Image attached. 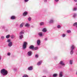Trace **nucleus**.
Here are the masks:
<instances>
[{"mask_svg":"<svg viewBox=\"0 0 77 77\" xmlns=\"http://www.w3.org/2000/svg\"><path fill=\"white\" fill-rule=\"evenodd\" d=\"M75 46L74 45H72L71 47V50L70 51V54H73V53L74 52L73 51V50L75 48Z\"/></svg>","mask_w":77,"mask_h":77,"instance_id":"nucleus-4","label":"nucleus"},{"mask_svg":"<svg viewBox=\"0 0 77 77\" xmlns=\"http://www.w3.org/2000/svg\"><path fill=\"white\" fill-rule=\"evenodd\" d=\"M38 35H39L40 37H41V36H42L43 35V34H42V32H39L38 33Z\"/></svg>","mask_w":77,"mask_h":77,"instance_id":"nucleus-10","label":"nucleus"},{"mask_svg":"<svg viewBox=\"0 0 77 77\" xmlns=\"http://www.w3.org/2000/svg\"><path fill=\"white\" fill-rule=\"evenodd\" d=\"M77 26V22L73 24V26Z\"/></svg>","mask_w":77,"mask_h":77,"instance_id":"nucleus-25","label":"nucleus"},{"mask_svg":"<svg viewBox=\"0 0 77 77\" xmlns=\"http://www.w3.org/2000/svg\"><path fill=\"white\" fill-rule=\"evenodd\" d=\"M29 49H32V50H34V46H33V45H31L29 47Z\"/></svg>","mask_w":77,"mask_h":77,"instance_id":"nucleus-12","label":"nucleus"},{"mask_svg":"<svg viewBox=\"0 0 77 77\" xmlns=\"http://www.w3.org/2000/svg\"><path fill=\"white\" fill-rule=\"evenodd\" d=\"M76 16H77V14L75 13L73 15V17H74H74H76Z\"/></svg>","mask_w":77,"mask_h":77,"instance_id":"nucleus-30","label":"nucleus"},{"mask_svg":"<svg viewBox=\"0 0 77 77\" xmlns=\"http://www.w3.org/2000/svg\"><path fill=\"white\" fill-rule=\"evenodd\" d=\"M5 39V37L4 36H2L1 37V39H2V40H3Z\"/></svg>","mask_w":77,"mask_h":77,"instance_id":"nucleus-29","label":"nucleus"},{"mask_svg":"<svg viewBox=\"0 0 77 77\" xmlns=\"http://www.w3.org/2000/svg\"><path fill=\"white\" fill-rule=\"evenodd\" d=\"M26 27H29V26H30V25L28 23H26L25 25Z\"/></svg>","mask_w":77,"mask_h":77,"instance_id":"nucleus-20","label":"nucleus"},{"mask_svg":"<svg viewBox=\"0 0 77 77\" xmlns=\"http://www.w3.org/2000/svg\"><path fill=\"white\" fill-rule=\"evenodd\" d=\"M57 28L58 29H60V25H58L57 26Z\"/></svg>","mask_w":77,"mask_h":77,"instance_id":"nucleus-32","label":"nucleus"},{"mask_svg":"<svg viewBox=\"0 0 77 77\" xmlns=\"http://www.w3.org/2000/svg\"><path fill=\"white\" fill-rule=\"evenodd\" d=\"M23 77H29V76L27 75H24Z\"/></svg>","mask_w":77,"mask_h":77,"instance_id":"nucleus-27","label":"nucleus"},{"mask_svg":"<svg viewBox=\"0 0 77 77\" xmlns=\"http://www.w3.org/2000/svg\"><path fill=\"white\" fill-rule=\"evenodd\" d=\"M1 74L3 75L4 76H5L8 75V71L5 69H2L1 70L0 72Z\"/></svg>","mask_w":77,"mask_h":77,"instance_id":"nucleus-1","label":"nucleus"},{"mask_svg":"<svg viewBox=\"0 0 77 77\" xmlns=\"http://www.w3.org/2000/svg\"><path fill=\"white\" fill-rule=\"evenodd\" d=\"M1 60V56H0V60Z\"/></svg>","mask_w":77,"mask_h":77,"instance_id":"nucleus-43","label":"nucleus"},{"mask_svg":"<svg viewBox=\"0 0 77 77\" xmlns=\"http://www.w3.org/2000/svg\"><path fill=\"white\" fill-rule=\"evenodd\" d=\"M42 31L43 32H47V29L46 28H44L42 30Z\"/></svg>","mask_w":77,"mask_h":77,"instance_id":"nucleus-19","label":"nucleus"},{"mask_svg":"<svg viewBox=\"0 0 77 77\" xmlns=\"http://www.w3.org/2000/svg\"><path fill=\"white\" fill-rule=\"evenodd\" d=\"M54 22V20L53 19H51L50 20L49 22V23H53Z\"/></svg>","mask_w":77,"mask_h":77,"instance_id":"nucleus-16","label":"nucleus"},{"mask_svg":"<svg viewBox=\"0 0 77 77\" xmlns=\"http://www.w3.org/2000/svg\"><path fill=\"white\" fill-rule=\"evenodd\" d=\"M59 0H55V2H59Z\"/></svg>","mask_w":77,"mask_h":77,"instance_id":"nucleus-39","label":"nucleus"},{"mask_svg":"<svg viewBox=\"0 0 77 77\" xmlns=\"http://www.w3.org/2000/svg\"><path fill=\"white\" fill-rule=\"evenodd\" d=\"M42 77H46V76H43Z\"/></svg>","mask_w":77,"mask_h":77,"instance_id":"nucleus-44","label":"nucleus"},{"mask_svg":"<svg viewBox=\"0 0 77 77\" xmlns=\"http://www.w3.org/2000/svg\"><path fill=\"white\" fill-rule=\"evenodd\" d=\"M57 76V74H54L53 75V77H56Z\"/></svg>","mask_w":77,"mask_h":77,"instance_id":"nucleus-18","label":"nucleus"},{"mask_svg":"<svg viewBox=\"0 0 77 77\" xmlns=\"http://www.w3.org/2000/svg\"><path fill=\"white\" fill-rule=\"evenodd\" d=\"M63 36V37H65V35L64 34H63L62 35Z\"/></svg>","mask_w":77,"mask_h":77,"instance_id":"nucleus-37","label":"nucleus"},{"mask_svg":"<svg viewBox=\"0 0 77 77\" xmlns=\"http://www.w3.org/2000/svg\"><path fill=\"white\" fill-rule=\"evenodd\" d=\"M60 64L61 65H62V66H65V63H64V62H63V61H61L60 62Z\"/></svg>","mask_w":77,"mask_h":77,"instance_id":"nucleus-6","label":"nucleus"},{"mask_svg":"<svg viewBox=\"0 0 77 77\" xmlns=\"http://www.w3.org/2000/svg\"><path fill=\"white\" fill-rule=\"evenodd\" d=\"M32 27H34L33 26H32Z\"/></svg>","mask_w":77,"mask_h":77,"instance_id":"nucleus-45","label":"nucleus"},{"mask_svg":"<svg viewBox=\"0 0 77 77\" xmlns=\"http://www.w3.org/2000/svg\"><path fill=\"white\" fill-rule=\"evenodd\" d=\"M67 33H71V30H69L67 31Z\"/></svg>","mask_w":77,"mask_h":77,"instance_id":"nucleus-28","label":"nucleus"},{"mask_svg":"<svg viewBox=\"0 0 77 77\" xmlns=\"http://www.w3.org/2000/svg\"><path fill=\"white\" fill-rule=\"evenodd\" d=\"M44 2H47V0H44Z\"/></svg>","mask_w":77,"mask_h":77,"instance_id":"nucleus-41","label":"nucleus"},{"mask_svg":"<svg viewBox=\"0 0 77 77\" xmlns=\"http://www.w3.org/2000/svg\"><path fill=\"white\" fill-rule=\"evenodd\" d=\"M27 14H28L27 12L25 11L23 13V16H26V15H27Z\"/></svg>","mask_w":77,"mask_h":77,"instance_id":"nucleus-13","label":"nucleus"},{"mask_svg":"<svg viewBox=\"0 0 77 77\" xmlns=\"http://www.w3.org/2000/svg\"><path fill=\"white\" fill-rule=\"evenodd\" d=\"M29 1V0H24L25 2H27Z\"/></svg>","mask_w":77,"mask_h":77,"instance_id":"nucleus-36","label":"nucleus"},{"mask_svg":"<svg viewBox=\"0 0 77 77\" xmlns=\"http://www.w3.org/2000/svg\"><path fill=\"white\" fill-rule=\"evenodd\" d=\"M11 20H15V17L14 16H12L11 17Z\"/></svg>","mask_w":77,"mask_h":77,"instance_id":"nucleus-17","label":"nucleus"},{"mask_svg":"<svg viewBox=\"0 0 77 77\" xmlns=\"http://www.w3.org/2000/svg\"><path fill=\"white\" fill-rule=\"evenodd\" d=\"M41 43V41L40 40H38L37 41V43L38 45H40V43Z\"/></svg>","mask_w":77,"mask_h":77,"instance_id":"nucleus-11","label":"nucleus"},{"mask_svg":"<svg viewBox=\"0 0 77 77\" xmlns=\"http://www.w3.org/2000/svg\"><path fill=\"white\" fill-rule=\"evenodd\" d=\"M7 55L8 56H11V53H10V52L8 53Z\"/></svg>","mask_w":77,"mask_h":77,"instance_id":"nucleus-35","label":"nucleus"},{"mask_svg":"<svg viewBox=\"0 0 77 77\" xmlns=\"http://www.w3.org/2000/svg\"><path fill=\"white\" fill-rule=\"evenodd\" d=\"M23 23H21V24L20 25V27L21 28L23 27Z\"/></svg>","mask_w":77,"mask_h":77,"instance_id":"nucleus-22","label":"nucleus"},{"mask_svg":"<svg viewBox=\"0 0 77 77\" xmlns=\"http://www.w3.org/2000/svg\"><path fill=\"white\" fill-rule=\"evenodd\" d=\"M9 37H10V35H7L6 36V38L7 39H8V38H9Z\"/></svg>","mask_w":77,"mask_h":77,"instance_id":"nucleus-23","label":"nucleus"},{"mask_svg":"<svg viewBox=\"0 0 77 77\" xmlns=\"http://www.w3.org/2000/svg\"><path fill=\"white\" fill-rule=\"evenodd\" d=\"M74 2H77V0H74Z\"/></svg>","mask_w":77,"mask_h":77,"instance_id":"nucleus-42","label":"nucleus"},{"mask_svg":"<svg viewBox=\"0 0 77 77\" xmlns=\"http://www.w3.org/2000/svg\"><path fill=\"white\" fill-rule=\"evenodd\" d=\"M77 10V8H74L73 9V11H76Z\"/></svg>","mask_w":77,"mask_h":77,"instance_id":"nucleus-26","label":"nucleus"},{"mask_svg":"<svg viewBox=\"0 0 77 77\" xmlns=\"http://www.w3.org/2000/svg\"><path fill=\"white\" fill-rule=\"evenodd\" d=\"M14 71H17V69H14Z\"/></svg>","mask_w":77,"mask_h":77,"instance_id":"nucleus-40","label":"nucleus"},{"mask_svg":"<svg viewBox=\"0 0 77 77\" xmlns=\"http://www.w3.org/2000/svg\"><path fill=\"white\" fill-rule=\"evenodd\" d=\"M7 42H9L8 44V47H11L12 45V42H11V40L8 39L7 41Z\"/></svg>","mask_w":77,"mask_h":77,"instance_id":"nucleus-3","label":"nucleus"},{"mask_svg":"<svg viewBox=\"0 0 77 77\" xmlns=\"http://www.w3.org/2000/svg\"><path fill=\"white\" fill-rule=\"evenodd\" d=\"M45 41H47V38H45Z\"/></svg>","mask_w":77,"mask_h":77,"instance_id":"nucleus-38","label":"nucleus"},{"mask_svg":"<svg viewBox=\"0 0 77 77\" xmlns=\"http://www.w3.org/2000/svg\"><path fill=\"white\" fill-rule=\"evenodd\" d=\"M38 49V47H34V50H37Z\"/></svg>","mask_w":77,"mask_h":77,"instance_id":"nucleus-21","label":"nucleus"},{"mask_svg":"<svg viewBox=\"0 0 77 77\" xmlns=\"http://www.w3.org/2000/svg\"><path fill=\"white\" fill-rule=\"evenodd\" d=\"M42 63V61H40L37 63L38 65H40Z\"/></svg>","mask_w":77,"mask_h":77,"instance_id":"nucleus-15","label":"nucleus"},{"mask_svg":"<svg viewBox=\"0 0 77 77\" xmlns=\"http://www.w3.org/2000/svg\"><path fill=\"white\" fill-rule=\"evenodd\" d=\"M28 69L29 71H31V70H32V69H33V66H31L29 67L28 68Z\"/></svg>","mask_w":77,"mask_h":77,"instance_id":"nucleus-9","label":"nucleus"},{"mask_svg":"<svg viewBox=\"0 0 77 77\" xmlns=\"http://www.w3.org/2000/svg\"><path fill=\"white\" fill-rule=\"evenodd\" d=\"M44 22H42L40 23V26H42V25H44Z\"/></svg>","mask_w":77,"mask_h":77,"instance_id":"nucleus-24","label":"nucleus"},{"mask_svg":"<svg viewBox=\"0 0 77 77\" xmlns=\"http://www.w3.org/2000/svg\"><path fill=\"white\" fill-rule=\"evenodd\" d=\"M27 54L29 56H30L32 55V52L31 51H29V52H28Z\"/></svg>","mask_w":77,"mask_h":77,"instance_id":"nucleus-8","label":"nucleus"},{"mask_svg":"<svg viewBox=\"0 0 77 77\" xmlns=\"http://www.w3.org/2000/svg\"><path fill=\"white\" fill-rule=\"evenodd\" d=\"M24 33V31L23 30L21 31L20 33V35L19 36V39H22L24 37H23V34Z\"/></svg>","mask_w":77,"mask_h":77,"instance_id":"nucleus-2","label":"nucleus"},{"mask_svg":"<svg viewBox=\"0 0 77 77\" xmlns=\"http://www.w3.org/2000/svg\"><path fill=\"white\" fill-rule=\"evenodd\" d=\"M27 42H23V49H25L26 48V46L27 45Z\"/></svg>","mask_w":77,"mask_h":77,"instance_id":"nucleus-5","label":"nucleus"},{"mask_svg":"<svg viewBox=\"0 0 77 77\" xmlns=\"http://www.w3.org/2000/svg\"><path fill=\"white\" fill-rule=\"evenodd\" d=\"M73 63V61L72 60H70L69 64H70V65H72Z\"/></svg>","mask_w":77,"mask_h":77,"instance_id":"nucleus-14","label":"nucleus"},{"mask_svg":"<svg viewBox=\"0 0 77 77\" xmlns=\"http://www.w3.org/2000/svg\"><path fill=\"white\" fill-rule=\"evenodd\" d=\"M11 39H14V35H11Z\"/></svg>","mask_w":77,"mask_h":77,"instance_id":"nucleus-33","label":"nucleus"},{"mask_svg":"<svg viewBox=\"0 0 77 77\" xmlns=\"http://www.w3.org/2000/svg\"><path fill=\"white\" fill-rule=\"evenodd\" d=\"M35 57H36V58H38V55H35Z\"/></svg>","mask_w":77,"mask_h":77,"instance_id":"nucleus-34","label":"nucleus"},{"mask_svg":"<svg viewBox=\"0 0 77 77\" xmlns=\"http://www.w3.org/2000/svg\"><path fill=\"white\" fill-rule=\"evenodd\" d=\"M63 77V72L61 71L60 72L59 74V77Z\"/></svg>","mask_w":77,"mask_h":77,"instance_id":"nucleus-7","label":"nucleus"},{"mask_svg":"<svg viewBox=\"0 0 77 77\" xmlns=\"http://www.w3.org/2000/svg\"><path fill=\"white\" fill-rule=\"evenodd\" d=\"M28 20V21H31V17H29Z\"/></svg>","mask_w":77,"mask_h":77,"instance_id":"nucleus-31","label":"nucleus"}]
</instances>
